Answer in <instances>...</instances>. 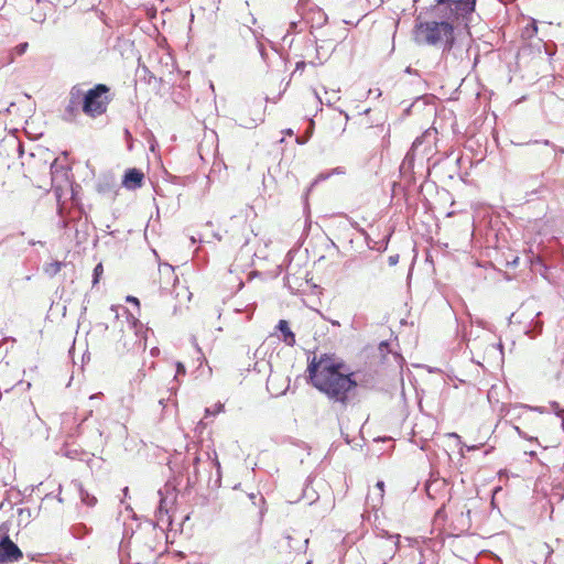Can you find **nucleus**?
Masks as SVG:
<instances>
[{
    "label": "nucleus",
    "mask_w": 564,
    "mask_h": 564,
    "mask_svg": "<svg viewBox=\"0 0 564 564\" xmlns=\"http://www.w3.org/2000/svg\"><path fill=\"white\" fill-rule=\"evenodd\" d=\"M307 373L312 386L330 402L339 404L341 409L348 406L358 384L355 373L341 358L334 354L314 355L308 361Z\"/></svg>",
    "instance_id": "nucleus-1"
},
{
    "label": "nucleus",
    "mask_w": 564,
    "mask_h": 564,
    "mask_svg": "<svg viewBox=\"0 0 564 564\" xmlns=\"http://www.w3.org/2000/svg\"><path fill=\"white\" fill-rule=\"evenodd\" d=\"M414 40L417 44L441 46L443 52H449L455 44L454 24L449 21L417 22Z\"/></svg>",
    "instance_id": "nucleus-2"
},
{
    "label": "nucleus",
    "mask_w": 564,
    "mask_h": 564,
    "mask_svg": "<svg viewBox=\"0 0 564 564\" xmlns=\"http://www.w3.org/2000/svg\"><path fill=\"white\" fill-rule=\"evenodd\" d=\"M109 90L106 84H97L88 89L83 96V111L91 118L104 115L110 102Z\"/></svg>",
    "instance_id": "nucleus-3"
},
{
    "label": "nucleus",
    "mask_w": 564,
    "mask_h": 564,
    "mask_svg": "<svg viewBox=\"0 0 564 564\" xmlns=\"http://www.w3.org/2000/svg\"><path fill=\"white\" fill-rule=\"evenodd\" d=\"M139 322L128 325V330H122L121 338L117 341L116 349L119 352L144 351L147 349V339L139 334Z\"/></svg>",
    "instance_id": "nucleus-4"
},
{
    "label": "nucleus",
    "mask_w": 564,
    "mask_h": 564,
    "mask_svg": "<svg viewBox=\"0 0 564 564\" xmlns=\"http://www.w3.org/2000/svg\"><path fill=\"white\" fill-rule=\"evenodd\" d=\"M519 145L531 147L529 155L541 165L551 163L556 156L557 145L550 140H530Z\"/></svg>",
    "instance_id": "nucleus-5"
},
{
    "label": "nucleus",
    "mask_w": 564,
    "mask_h": 564,
    "mask_svg": "<svg viewBox=\"0 0 564 564\" xmlns=\"http://www.w3.org/2000/svg\"><path fill=\"white\" fill-rule=\"evenodd\" d=\"M23 557V552L8 534L0 539V564H11L19 562Z\"/></svg>",
    "instance_id": "nucleus-6"
},
{
    "label": "nucleus",
    "mask_w": 564,
    "mask_h": 564,
    "mask_svg": "<svg viewBox=\"0 0 564 564\" xmlns=\"http://www.w3.org/2000/svg\"><path fill=\"white\" fill-rule=\"evenodd\" d=\"M69 169L55 159L51 164L52 184L55 192L59 191L64 183L68 182Z\"/></svg>",
    "instance_id": "nucleus-7"
},
{
    "label": "nucleus",
    "mask_w": 564,
    "mask_h": 564,
    "mask_svg": "<svg viewBox=\"0 0 564 564\" xmlns=\"http://www.w3.org/2000/svg\"><path fill=\"white\" fill-rule=\"evenodd\" d=\"M437 4L453 6L459 18H464L475 11L476 0H435Z\"/></svg>",
    "instance_id": "nucleus-8"
},
{
    "label": "nucleus",
    "mask_w": 564,
    "mask_h": 564,
    "mask_svg": "<svg viewBox=\"0 0 564 564\" xmlns=\"http://www.w3.org/2000/svg\"><path fill=\"white\" fill-rule=\"evenodd\" d=\"M144 175L135 169H128L123 175L122 185L128 189H137L142 186Z\"/></svg>",
    "instance_id": "nucleus-9"
},
{
    "label": "nucleus",
    "mask_w": 564,
    "mask_h": 564,
    "mask_svg": "<svg viewBox=\"0 0 564 564\" xmlns=\"http://www.w3.org/2000/svg\"><path fill=\"white\" fill-rule=\"evenodd\" d=\"M70 486L78 492L79 495V498H80V501L88 506V507H94L96 506L97 503V498L89 494L83 486V484L79 481V480H73L70 482Z\"/></svg>",
    "instance_id": "nucleus-10"
},
{
    "label": "nucleus",
    "mask_w": 564,
    "mask_h": 564,
    "mask_svg": "<svg viewBox=\"0 0 564 564\" xmlns=\"http://www.w3.org/2000/svg\"><path fill=\"white\" fill-rule=\"evenodd\" d=\"M276 329L281 332L282 340L286 346L293 347L295 345V343H296L295 334L291 330L288 321L280 319L276 325Z\"/></svg>",
    "instance_id": "nucleus-11"
},
{
    "label": "nucleus",
    "mask_w": 564,
    "mask_h": 564,
    "mask_svg": "<svg viewBox=\"0 0 564 564\" xmlns=\"http://www.w3.org/2000/svg\"><path fill=\"white\" fill-rule=\"evenodd\" d=\"M437 14L441 18L440 21H449L451 23L459 20V17L454 11L453 6L449 4H437Z\"/></svg>",
    "instance_id": "nucleus-12"
},
{
    "label": "nucleus",
    "mask_w": 564,
    "mask_h": 564,
    "mask_svg": "<svg viewBox=\"0 0 564 564\" xmlns=\"http://www.w3.org/2000/svg\"><path fill=\"white\" fill-rule=\"evenodd\" d=\"M79 113V104L68 100L63 113V120L73 122Z\"/></svg>",
    "instance_id": "nucleus-13"
},
{
    "label": "nucleus",
    "mask_w": 564,
    "mask_h": 564,
    "mask_svg": "<svg viewBox=\"0 0 564 564\" xmlns=\"http://www.w3.org/2000/svg\"><path fill=\"white\" fill-rule=\"evenodd\" d=\"M542 329H543V322H541L539 319H532L529 323L528 328L525 329V335L529 336L530 338H535L536 336H539L542 333Z\"/></svg>",
    "instance_id": "nucleus-14"
},
{
    "label": "nucleus",
    "mask_w": 564,
    "mask_h": 564,
    "mask_svg": "<svg viewBox=\"0 0 564 564\" xmlns=\"http://www.w3.org/2000/svg\"><path fill=\"white\" fill-rule=\"evenodd\" d=\"M63 267H65V262L53 261V262L44 264L43 272L47 276L54 278L62 270Z\"/></svg>",
    "instance_id": "nucleus-15"
},
{
    "label": "nucleus",
    "mask_w": 564,
    "mask_h": 564,
    "mask_svg": "<svg viewBox=\"0 0 564 564\" xmlns=\"http://www.w3.org/2000/svg\"><path fill=\"white\" fill-rule=\"evenodd\" d=\"M263 119L261 113L259 112L254 118H240V126L247 129H252L258 126L259 122H262Z\"/></svg>",
    "instance_id": "nucleus-16"
},
{
    "label": "nucleus",
    "mask_w": 564,
    "mask_h": 564,
    "mask_svg": "<svg viewBox=\"0 0 564 564\" xmlns=\"http://www.w3.org/2000/svg\"><path fill=\"white\" fill-rule=\"evenodd\" d=\"M85 93H83L82 88L78 85H75L72 87L69 91V99L70 101L77 102L80 105L83 104V96Z\"/></svg>",
    "instance_id": "nucleus-17"
},
{
    "label": "nucleus",
    "mask_w": 564,
    "mask_h": 564,
    "mask_svg": "<svg viewBox=\"0 0 564 564\" xmlns=\"http://www.w3.org/2000/svg\"><path fill=\"white\" fill-rule=\"evenodd\" d=\"M538 33L536 21L532 20L523 30L522 35L524 37L531 39Z\"/></svg>",
    "instance_id": "nucleus-18"
},
{
    "label": "nucleus",
    "mask_w": 564,
    "mask_h": 564,
    "mask_svg": "<svg viewBox=\"0 0 564 564\" xmlns=\"http://www.w3.org/2000/svg\"><path fill=\"white\" fill-rule=\"evenodd\" d=\"M104 273V267H102V263H98L95 268H94V271H93V286H95L96 284H98L99 280H100V276L102 275Z\"/></svg>",
    "instance_id": "nucleus-19"
},
{
    "label": "nucleus",
    "mask_w": 564,
    "mask_h": 564,
    "mask_svg": "<svg viewBox=\"0 0 564 564\" xmlns=\"http://www.w3.org/2000/svg\"><path fill=\"white\" fill-rule=\"evenodd\" d=\"M167 514V509L165 507V498L161 497L160 505L156 510V518L159 521H163V516Z\"/></svg>",
    "instance_id": "nucleus-20"
},
{
    "label": "nucleus",
    "mask_w": 564,
    "mask_h": 564,
    "mask_svg": "<svg viewBox=\"0 0 564 564\" xmlns=\"http://www.w3.org/2000/svg\"><path fill=\"white\" fill-rule=\"evenodd\" d=\"M223 411H224V404L218 402L213 408H206L205 414H206V416L216 415Z\"/></svg>",
    "instance_id": "nucleus-21"
},
{
    "label": "nucleus",
    "mask_w": 564,
    "mask_h": 564,
    "mask_svg": "<svg viewBox=\"0 0 564 564\" xmlns=\"http://www.w3.org/2000/svg\"><path fill=\"white\" fill-rule=\"evenodd\" d=\"M551 408L553 410V412L558 416V417H563L564 416V410L560 406V404L555 401L551 402Z\"/></svg>",
    "instance_id": "nucleus-22"
},
{
    "label": "nucleus",
    "mask_w": 564,
    "mask_h": 564,
    "mask_svg": "<svg viewBox=\"0 0 564 564\" xmlns=\"http://www.w3.org/2000/svg\"><path fill=\"white\" fill-rule=\"evenodd\" d=\"M200 462V457L198 455H196L194 458H193V473H194V477H195V480H197V474H198V464Z\"/></svg>",
    "instance_id": "nucleus-23"
},
{
    "label": "nucleus",
    "mask_w": 564,
    "mask_h": 564,
    "mask_svg": "<svg viewBox=\"0 0 564 564\" xmlns=\"http://www.w3.org/2000/svg\"><path fill=\"white\" fill-rule=\"evenodd\" d=\"M248 15H249V19H248V21L245 23V25H247V26H248V29H249V31H250V32H251V33L257 37L256 31H253V30L248 25V23H250V24H256V23H257V19L253 17V14H252V13H249Z\"/></svg>",
    "instance_id": "nucleus-24"
},
{
    "label": "nucleus",
    "mask_w": 564,
    "mask_h": 564,
    "mask_svg": "<svg viewBox=\"0 0 564 564\" xmlns=\"http://www.w3.org/2000/svg\"><path fill=\"white\" fill-rule=\"evenodd\" d=\"M305 66H306V63L304 61L297 62L292 75L294 76L299 72L302 73L305 69Z\"/></svg>",
    "instance_id": "nucleus-25"
},
{
    "label": "nucleus",
    "mask_w": 564,
    "mask_h": 564,
    "mask_svg": "<svg viewBox=\"0 0 564 564\" xmlns=\"http://www.w3.org/2000/svg\"><path fill=\"white\" fill-rule=\"evenodd\" d=\"M98 192L102 193V194H106L108 192H112V186H110L109 184H99L98 185Z\"/></svg>",
    "instance_id": "nucleus-26"
},
{
    "label": "nucleus",
    "mask_w": 564,
    "mask_h": 564,
    "mask_svg": "<svg viewBox=\"0 0 564 564\" xmlns=\"http://www.w3.org/2000/svg\"><path fill=\"white\" fill-rule=\"evenodd\" d=\"M257 46H258V51H259L262 59L265 62L267 61V52H265L263 44L258 41Z\"/></svg>",
    "instance_id": "nucleus-27"
},
{
    "label": "nucleus",
    "mask_w": 564,
    "mask_h": 564,
    "mask_svg": "<svg viewBox=\"0 0 564 564\" xmlns=\"http://www.w3.org/2000/svg\"><path fill=\"white\" fill-rule=\"evenodd\" d=\"M186 372V369H185V366L182 364V362H176V376L175 378L178 376V375H185Z\"/></svg>",
    "instance_id": "nucleus-28"
},
{
    "label": "nucleus",
    "mask_w": 564,
    "mask_h": 564,
    "mask_svg": "<svg viewBox=\"0 0 564 564\" xmlns=\"http://www.w3.org/2000/svg\"><path fill=\"white\" fill-rule=\"evenodd\" d=\"M398 261H399V256H398V254H393V256H390V257L388 258V263H389V265H391V267H392V265H395V264L398 263Z\"/></svg>",
    "instance_id": "nucleus-29"
},
{
    "label": "nucleus",
    "mask_w": 564,
    "mask_h": 564,
    "mask_svg": "<svg viewBox=\"0 0 564 564\" xmlns=\"http://www.w3.org/2000/svg\"><path fill=\"white\" fill-rule=\"evenodd\" d=\"M19 514H20L21 517L23 516V517H28V518H30V516H31V511H30V509H29V508H20V509H19Z\"/></svg>",
    "instance_id": "nucleus-30"
},
{
    "label": "nucleus",
    "mask_w": 564,
    "mask_h": 564,
    "mask_svg": "<svg viewBox=\"0 0 564 564\" xmlns=\"http://www.w3.org/2000/svg\"><path fill=\"white\" fill-rule=\"evenodd\" d=\"M19 514H20L21 517L23 516V517H28V518H30V516H31V511H30V509H29V508H20V509H19Z\"/></svg>",
    "instance_id": "nucleus-31"
},
{
    "label": "nucleus",
    "mask_w": 564,
    "mask_h": 564,
    "mask_svg": "<svg viewBox=\"0 0 564 564\" xmlns=\"http://www.w3.org/2000/svg\"><path fill=\"white\" fill-rule=\"evenodd\" d=\"M376 487L380 490V498L383 497V488H384V482L382 480H379L377 484H376Z\"/></svg>",
    "instance_id": "nucleus-32"
},
{
    "label": "nucleus",
    "mask_w": 564,
    "mask_h": 564,
    "mask_svg": "<svg viewBox=\"0 0 564 564\" xmlns=\"http://www.w3.org/2000/svg\"><path fill=\"white\" fill-rule=\"evenodd\" d=\"M26 47H28V43H21V44H19V45H18V47H17V48H18V52H19V54H23V53L25 52Z\"/></svg>",
    "instance_id": "nucleus-33"
},
{
    "label": "nucleus",
    "mask_w": 564,
    "mask_h": 564,
    "mask_svg": "<svg viewBox=\"0 0 564 564\" xmlns=\"http://www.w3.org/2000/svg\"><path fill=\"white\" fill-rule=\"evenodd\" d=\"M344 173H345V171H344V169H343V167H335V169H333V170L329 172V174H330V175H334V174H344Z\"/></svg>",
    "instance_id": "nucleus-34"
},
{
    "label": "nucleus",
    "mask_w": 564,
    "mask_h": 564,
    "mask_svg": "<svg viewBox=\"0 0 564 564\" xmlns=\"http://www.w3.org/2000/svg\"><path fill=\"white\" fill-rule=\"evenodd\" d=\"M77 452L76 451H66L65 456L74 459L76 457Z\"/></svg>",
    "instance_id": "nucleus-35"
},
{
    "label": "nucleus",
    "mask_w": 564,
    "mask_h": 564,
    "mask_svg": "<svg viewBox=\"0 0 564 564\" xmlns=\"http://www.w3.org/2000/svg\"><path fill=\"white\" fill-rule=\"evenodd\" d=\"M329 176H330V174H329V173H327V174L322 173V174H319V175L317 176L316 182H317V181H325V180H327Z\"/></svg>",
    "instance_id": "nucleus-36"
},
{
    "label": "nucleus",
    "mask_w": 564,
    "mask_h": 564,
    "mask_svg": "<svg viewBox=\"0 0 564 564\" xmlns=\"http://www.w3.org/2000/svg\"><path fill=\"white\" fill-rule=\"evenodd\" d=\"M297 24H299V22H294V21H293V22H291V23H290V31H292V32H299V31H297Z\"/></svg>",
    "instance_id": "nucleus-37"
},
{
    "label": "nucleus",
    "mask_w": 564,
    "mask_h": 564,
    "mask_svg": "<svg viewBox=\"0 0 564 564\" xmlns=\"http://www.w3.org/2000/svg\"><path fill=\"white\" fill-rule=\"evenodd\" d=\"M29 245H30V246H36V245H41V246H43V245H44V242H43V241H41V240H33V239H32V240H30V241H29Z\"/></svg>",
    "instance_id": "nucleus-38"
},
{
    "label": "nucleus",
    "mask_w": 564,
    "mask_h": 564,
    "mask_svg": "<svg viewBox=\"0 0 564 564\" xmlns=\"http://www.w3.org/2000/svg\"><path fill=\"white\" fill-rule=\"evenodd\" d=\"M127 301L130 302V303H134V304L139 305V300L137 297H134V296H128Z\"/></svg>",
    "instance_id": "nucleus-39"
},
{
    "label": "nucleus",
    "mask_w": 564,
    "mask_h": 564,
    "mask_svg": "<svg viewBox=\"0 0 564 564\" xmlns=\"http://www.w3.org/2000/svg\"><path fill=\"white\" fill-rule=\"evenodd\" d=\"M389 538H391V539H395V546H397V545H398V542H399V538H400V535H399V534H397V535H389Z\"/></svg>",
    "instance_id": "nucleus-40"
},
{
    "label": "nucleus",
    "mask_w": 564,
    "mask_h": 564,
    "mask_svg": "<svg viewBox=\"0 0 564 564\" xmlns=\"http://www.w3.org/2000/svg\"><path fill=\"white\" fill-rule=\"evenodd\" d=\"M67 225H68L67 220H62V221H61V224H59V226H61L62 228H66V227H67Z\"/></svg>",
    "instance_id": "nucleus-41"
},
{
    "label": "nucleus",
    "mask_w": 564,
    "mask_h": 564,
    "mask_svg": "<svg viewBox=\"0 0 564 564\" xmlns=\"http://www.w3.org/2000/svg\"><path fill=\"white\" fill-rule=\"evenodd\" d=\"M314 95H315L316 99H317L321 104H323V101H322L321 97L318 96V94H317L315 90H314Z\"/></svg>",
    "instance_id": "nucleus-42"
},
{
    "label": "nucleus",
    "mask_w": 564,
    "mask_h": 564,
    "mask_svg": "<svg viewBox=\"0 0 564 564\" xmlns=\"http://www.w3.org/2000/svg\"><path fill=\"white\" fill-rule=\"evenodd\" d=\"M307 497H308V499H312V498H315V499H316V498H317L316 492H314L313 495H312V494H308V495H307Z\"/></svg>",
    "instance_id": "nucleus-43"
},
{
    "label": "nucleus",
    "mask_w": 564,
    "mask_h": 564,
    "mask_svg": "<svg viewBox=\"0 0 564 564\" xmlns=\"http://www.w3.org/2000/svg\"><path fill=\"white\" fill-rule=\"evenodd\" d=\"M159 402H160V404H161L162 406H165V404H166V400H165V399H161Z\"/></svg>",
    "instance_id": "nucleus-44"
},
{
    "label": "nucleus",
    "mask_w": 564,
    "mask_h": 564,
    "mask_svg": "<svg viewBox=\"0 0 564 564\" xmlns=\"http://www.w3.org/2000/svg\"><path fill=\"white\" fill-rule=\"evenodd\" d=\"M405 72H406L408 74H412L414 70L409 66V67H406Z\"/></svg>",
    "instance_id": "nucleus-45"
},
{
    "label": "nucleus",
    "mask_w": 564,
    "mask_h": 564,
    "mask_svg": "<svg viewBox=\"0 0 564 564\" xmlns=\"http://www.w3.org/2000/svg\"><path fill=\"white\" fill-rule=\"evenodd\" d=\"M516 429H517V431H518V433H519V435H520V436H522V437H527V436H525V435L520 431V427H516Z\"/></svg>",
    "instance_id": "nucleus-46"
},
{
    "label": "nucleus",
    "mask_w": 564,
    "mask_h": 564,
    "mask_svg": "<svg viewBox=\"0 0 564 564\" xmlns=\"http://www.w3.org/2000/svg\"><path fill=\"white\" fill-rule=\"evenodd\" d=\"M285 133H286V134H289V135H292V134H293V130H292V129H288V130L285 131Z\"/></svg>",
    "instance_id": "nucleus-47"
},
{
    "label": "nucleus",
    "mask_w": 564,
    "mask_h": 564,
    "mask_svg": "<svg viewBox=\"0 0 564 564\" xmlns=\"http://www.w3.org/2000/svg\"><path fill=\"white\" fill-rule=\"evenodd\" d=\"M156 352H159V349H158V348H153V349L151 350V354H152V355H155Z\"/></svg>",
    "instance_id": "nucleus-48"
},
{
    "label": "nucleus",
    "mask_w": 564,
    "mask_h": 564,
    "mask_svg": "<svg viewBox=\"0 0 564 564\" xmlns=\"http://www.w3.org/2000/svg\"><path fill=\"white\" fill-rule=\"evenodd\" d=\"M556 152H561V153H564V148H560V147H557V150H556Z\"/></svg>",
    "instance_id": "nucleus-49"
},
{
    "label": "nucleus",
    "mask_w": 564,
    "mask_h": 564,
    "mask_svg": "<svg viewBox=\"0 0 564 564\" xmlns=\"http://www.w3.org/2000/svg\"><path fill=\"white\" fill-rule=\"evenodd\" d=\"M164 265H165L167 269H170L171 271H173V267H172V265H170L169 263H165Z\"/></svg>",
    "instance_id": "nucleus-50"
},
{
    "label": "nucleus",
    "mask_w": 564,
    "mask_h": 564,
    "mask_svg": "<svg viewBox=\"0 0 564 564\" xmlns=\"http://www.w3.org/2000/svg\"><path fill=\"white\" fill-rule=\"evenodd\" d=\"M100 394H101V393L93 394V395H90V399L98 398Z\"/></svg>",
    "instance_id": "nucleus-51"
},
{
    "label": "nucleus",
    "mask_w": 564,
    "mask_h": 564,
    "mask_svg": "<svg viewBox=\"0 0 564 564\" xmlns=\"http://www.w3.org/2000/svg\"><path fill=\"white\" fill-rule=\"evenodd\" d=\"M128 490H129V489H128V487H124V488H123V495H124V496H127V495H128Z\"/></svg>",
    "instance_id": "nucleus-52"
},
{
    "label": "nucleus",
    "mask_w": 564,
    "mask_h": 564,
    "mask_svg": "<svg viewBox=\"0 0 564 564\" xmlns=\"http://www.w3.org/2000/svg\"><path fill=\"white\" fill-rule=\"evenodd\" d=\"M332 324L336 325V326H339V322L338 321H332Z\"/></svg>",
    "instance_id": "nucleus-53"
},
{
    "label": "nucleus",
    "mask_w": 564,
    "mask_h": 564,
    "mask_svg": "<svg viewBox=\"0 0 564 564\" xmlns=\"http://www.w3.org/2000/svg\"><path fill=\"white\" fill-rule=\"evenodd\" d=\"M28 490H29V488H25V491H28ZM33 491H34V486H32V487L30 488V492H33Z\"/></svg>",
    "instance_id": "nucleus-54"
},
{
    "label": "nucleus",
    "mask_w": 564,
    "mask_h": 564,
    "mask_svg": "<svg viewBox=\"0 0 564 564\" xmlns=\"http://www.w3.org/2000/svg\"><path fill=\"white\" fill-rule=\"evenodd\" d=\"M376 91H377V97L381 96L380 89H376Z\"/></svg>",
    "instance_id": "nucleus-55"
},
{
    "label": "nucleus",
    "mask_w": 564,
    "mask_h": 564,
    "mask_svg": "<svg viewBox=\"0 0 564 564\" xmlns=\"http://www.w3.org/2000/svg\"><path fill=\"white\" fill-rule=\"evenodd\" d=\"M73 535L77 536L76 528H73Z\"/></svg>",
    "instance_id": "nucleus-56"
},
{
    "label": "nucleus",
    "mask_w": 564,
    "mask_h": 564,
    "mask_svg": "<svg viewBox=\"0 0 564 564\" xmlns=\"http://www.w3.org/2000/svg\"><path fill=\"white\" fill-rule=\"evenodd\" d=\"M249 497H250V499H252V500H253V499L256 498V495H254V494H251Z\"/></svg>",
    "instance_id": "nucleus-57"
},
{
    "label": "nucleus",
    "mask_w": 564,
    "mask_h": 564,
    "mask_svg": "<svg viewBox=\"0 0 564 564\" xmlns=\"http://www.w3.org/2000/svg\"><path fill=\"white\" fill-rule=\"evenodd\" d=\"M191 241H192V243H195L196 240L194 237H191Z\"/></svg>",
    "instance_id": "nucleus-58"
},
{
    "label": "nucleus",
    "mask_w": 564,
    "mask_h": 564,
    "mask_svg": "<svg viewBox=\"0 0 564 564\" xmlns=\"http://www.w3.org/2000/svg\"><path fill=\"white\" fill-rule=\"evenodd\" d=\"M315 500V498L310 499L308 505H312V502Z\"/></svg>",
    "instance_id": "nucleus-59"
},
{
    "label": "nucleus",
    "mask_w": 564,
    "mask_h": 564,
    "mask_svg": "<svg viewBox=\"0 0 564 564\" xmlns=\"http://www.w3.org/2000/svg\"><path fill=\"white\" fill-rule=\"evenodd\" d=\"M131 319H133V322L130 325H132L137 321L134 319V316H131Z\"/></svg>",
    "instance_id": "nucleus-60"
},
{
    "label": "nucleus",
    "mask_w": 564,
    "mask_h": 564,
    "mask_svg": "<svg viewBox=\"0 0 564 564\" xmlns=\"http://www.w3.org/2000/svg\"><path fill=\"white\" fill-rule=\"evenodd\" d=\"M306 564H311V562H307Z\"/></svg>",
    "instance_id": "nucleus-61"
}]
</instances>
